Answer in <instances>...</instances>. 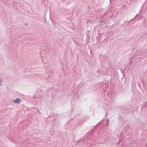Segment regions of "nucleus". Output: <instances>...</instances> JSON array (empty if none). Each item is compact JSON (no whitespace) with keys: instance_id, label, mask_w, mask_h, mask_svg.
Here are the masks:
<instances>
[{"instance_id":"1","label":"nucleus","mask_w":147,"mask_h":147,"mask_svg":"<svg viewBox=\"0 0 147 147\" xmlns=\"http://www.w3.org/2000/svg\"><path fill=\"white\" fill-rule=\"evenodd\" d=\"M22 101V100L19 98H17L13 100V102L16 103H19L21 102Z\"/></svg>"}]
</instances>
